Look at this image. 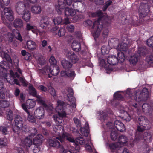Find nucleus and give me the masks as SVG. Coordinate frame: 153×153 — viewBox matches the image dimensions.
Segmentation results:
<instances>
[{"label": "nucleus", "instance_id": "obj_1", "mask_svg": "<svg viewBox=\"0 0 153 153\" xmlns=\"http://www.w3.org/2000/svg\"><path fill=\"white\" fill-rule=\"evenodd\" d=\"M57 104L58 106L56 108V110L58 112V115H53V117L56 122H58L59 123L58 120H59L60 118H63L66 117V114L65 109L67 106L69 107L70 105L66 102L61 100L58 101Z\"/></svg>", "mask_w": 153, "mask_h": 153}, {"label": "nucleus", "instance_id": "obj_2", "mask_svg": "<svg viewBox=\"0 0 153 153\" xmlns=\"http://www.w3.org/2000/svg\"><path fill=\"white\" fill-rule=\"evenodd\" d=\"M96 15L99 17L97 21H94L92 27L95 28L97 29L96 33L99 34L102 30L104 26V23L102 21V19H104V17L103 16V14L101 10H99L96 13Z\"/></svg>", "mask_w": 153, "mask_h": 153}, {"label": "nucleus", "instance_id": "obj_3", "mask_svg": "<svg viewBox=\"0 0 153 153\" xmlns=\"http://www.w3.org/2000/svg\"><path fill=\"white\" fill-rule=\"evenodd\" d=\"M150 93L146 88H144L142 92L136 91L134 93V99L138 102H145L147 100Z\"/></svg>", "mask_w": 153, "mask_h": 153}, {"label": "nucleus", "instance_id": "obj_4", "mask_svg": "<svg viewBox=\"0 0 153 153\" xmlns=\"http://www.w3.org/2000/svg\"><path fill=\"white\" fill-rule=\"evenodd\" d=\"M73 0H58V4L55 6V9L58 13L61 14L62 11L65 7L66 5H70Z\"/></svg>", "mask_w": 153, "mask_h": 153}, {"label": "nucleus", "instance_id": "obj_5", "mask_svg": "<svg viewBox=\"0 0 153 153\" xmlns=\"http://www.w3.org/2000/svg\"><path fill=\"white\" fill-rule=\"evenodd\" d=\"M1 56L7 61H3L0 63V66L2 69H8L9 68V63H12V60L9 55L7 53L3 52L1 54Z\"/></svg>", "mask_w": 153, "mask_h": 153}, {"label": "nucleus", "instance_id": "obj_6", "mask_svg": "<svg viewBox=\"0 0 153 153\" xmlns=\"http://www.w3.org/2000/svg\"><path fill=\"white\" fill-rule=\"evenodd\" d=\"M108 127L110 129H114L115 128L117 129L120 131L122 132L125 130L124 124L120 121L116 120L114 122V126L111 122L108 123L107 124Z\"/></svg>", "mask_w": 153, "mask_h": 153}, {"label": "nucleus", "instance_id": "obj_7", "mask_svg": "<svg viewBox=\"0 0 153 153\" xmlns=\"http://www.w3.org/2000/svg\"><path fill=\"white\" fill-rule=\"evenodd\" d=\"M15 126L12 129L13 132L15 134L18 133V131L20 130L24 123L23 119L19 115H16L15 118Z\"/></svg>", "mask_w": 153, "mask_h": 153}, {"label": "nucleus", "instance_id": "obj_8", "mask_svg": "<svg viewBox=\"0 0 153 153\" xmlns=\"http://www.w3.org/2000/svg\"><path fill=\"white\" fill-rule=\"evenodd\" d=\"M149 11V6L148 3L143 2L140 4L139 12L141 17H144L147 15Z\"/></svg>", "mask_w": 153, "mask_h": 153}, {"label": "nucleus", "instance_id": "obj_9", "mask_svg": "<svg viewBox=\"0 0 153 153\" xmlns=\"http://www.w3.org/2000/svg\"><path fill=\"white\" fill-rule=\"evenodd\" d=\"M56 139L59 140L62 144H63L65 141H66L74 143L75 142V140L73 138V136L66 132L63 133L61 136L57 137Z\"/></svg>", "mask_w": 153, "mask_h": 153}, {"label": "nucleus", "instance_id": "obj_10", "mask_svg": "<svg viewBox=\"0 0 153 153\" xmlns=\"http://www.w3.org/2000/svg\"><path fill=\"white\" fill-rule=\"evenodd\" d=\"M60 74L62 77L68 78L72 80L74 79L76 75L75 71L71 69L62 71Z\"/></svg>", "mask_w": 153, "mask_h": 153}, {"label": "nucleus", "instance_id": "obj_11", "mask_svg": "<svg viewBox=\"0 0 153 153\" xmlns=\"http://www.w3.org/2000/svg\"><path fill=\"white\" fill-rule=\"evenodd\" d=\"M67 58L71 60L73 63H76L78 61L79 58L74 52L70 51L68 52L66 54Z\"/></svg>", "mask_w": 153, "mask_h": 153}, {"label": "nucleus", "instance_id": "obj_12", "mask_svg": "<svg viewBox=\"0 0 153 153\" xmlns=\"http://www.w3.org/2000/svg\"><path fill=\"white\" fill-rule=\"evenodd\" d=\"M4 13L7 19L10 21L13 20V12L11 8H5L4 9Z\"/></svg>", "mask_w": 153, "mask_h": 153}, {"label": "nucleus", "instance_id": "obj_13", "mask_svg": "<svg viewBox=\"0 0 153 153\" xmlns=\"http://www.w3.org/2000/svg\"><path fill=\"white\" fill-rule=\"evenodd\" d=\"M139 123L140 125L146 127L147 128H149L150 127V123L146 118L144 116H140L138 118Z\"/></svg>", "mask_w": 153, "mask_h": 153}, {"label": "nucleus", "instance_id": "obj_14", "mask_svg": "<svg viewBox=\"0 0 153 153\" xmlns=\"http://www.w3.org/2000/svg\"><path fill=\"white\" fill-rule=\"evenodd\" d=\"M44 110L42 107H40L37 108L34 112L36 117L39 119H43L44 115Z\"/></svg>", "mask_w": 153, "mask_h": 153}, {"label": "nucleus", "instance_id": "obj_15", "mask_svg": "<svg viewBox=\"0 0 153 153\" xmlns=\"http://www.w3.org/2000/svg\"><path fill=\"white\" fill-rule=\"evenodd\" d=\"M49 18L47 16H43L40 20L39 25L40 27L45 29L48 27L49 25Z\"/></svg>", "mask_w": 153, "mask_h": 153}, {"label": "nucleus", "instance_id": "obj_16", "mask_svg": "<svg viewBox=\"0 0 153 153\" xmlns=\"http://www.w3.org/2000/svg\"><path fill=\"white\" fill-rule=\"evenodd\" d=\"M25 8V4L21 2H18L16 4V11L19 15L22 14L23 12L26 10Z\"/></svg>", "mask_w": 153, "mask_h": 153}, {"label": "nucleus", "instance_id": "obj_17", "mask_svg": "<svg viewBox=\"0 0 153 153\" xmlns=\"http://www.w3.org/2000/svg\"><path fill=\"white\" fill-rule=\"evenodd\" d=\"M152 137V135L150 133L145 132L139 136V138H140L139 140L143 138L147 143H149L151 142Z\"/></svg>", "mask_w": 153, "mask_h": 153}, {"label": "nucleus", "instance_id": "obj_18", "mask_svg": "<svg viewBox=\"0 0 153 153\" xmlns=\"http://www.w3.org/2000/svg\"><path fill=\"white\" fill-rule=\"evenodd\" d=\"M147 128L146 127H145L143 126L140 125L137 126V128L136 131V139L137 140H140L139 136L143 133L146 128Z\"/></svg>", "mask_w": 153, "mask_h": 153}, {"label": "nucleus", "instance_id": "obj_19", "mask_svg": "<svg viewBox=\"0 0 153 153\" xmlns=\"http://www.w3.org/2000/svg\"><path fill=\"white\" fill-rule=\"evenodd\" d=\"M107 61L108 64L112 65H115L118 62L117 57H116L115 56H108L107 59Z\"/></svg>", "mask_w": 153, "mask_h": 153}, {"label": "nucleus", "instance_id": "obj_20", "mask_svg": "<svg viewBox=\"0 0 153 153\" xmlns=\"http://www.w3.org/2000/svg\"><path fill=\"white\" fill-rule=\"evenodd\" d=\"M137 53L138 56L140 57L146 55L148 53V51L145 47L142 46L138 48Z\"/></svg>", "mask_w": 153, "mask_h": 153}, {"label": "nucleus", "instance_id": "obj_21", "mask_svg": "<svg viewBox=\"0 0 153 153\" xmlns=\"http://www.w3.org/2000/svg\"><path fill=\"white\" fill-rule=\"evenodd\" d=\"M64 9L62 10V13L64 12L65 15L67 16H73L76 13L73 9L71 8H70L68 7H65V10ZM61 13V14H62Z\"/></svg>", "mask_w": 153, "mask_h": 153}, {"label": "nucleus", "instance_id": "obj_22", "mask_svg": "<svg viewBox=\"0 0 153 153\" xmlns=\"http://www.w3.org/2000/svg\"><path fill=\"white\" fill-rule=\"evenodd\" d=\"M20 90L19 88H16L14 91V94L16 97H18L21 102H24L25 97L23 93H20Z\"/></svg>", "mask_w": 153, "mask_h": 153}, {"label": "nucleus", "instance_id": "obj_23", "mask_svg": "<svg viewBox=\"0 0 153 153\" xmlns=\"http://www.w3.org/2000/svg\"><path fill=\"white\" fill-rule=\"evenodd\" d=\"M48 143L50 146L56 147L57 148H59L61 146L63 147V146L60 144L59 141L57 140H53L52 139H50L48 141Z\"/></svg>", "mask_w": 153, "mask_h": 153}, {"label": "nucleus", "instance_id": "obj_24", "mask_svg": "<svg viewBox=\"0 0 153 153\" xmlns=\"http://www.w3.org/2000/svg\"><path fill=\"white\" fill-rule=\"evenodd\" d=\"M143 111L145 113L149 114H152V110L150 106L147 103H144L142 106Z\"/></svg>", "mask_w": 153, "mask_h": 153}, {"label": "nucleus", "instance_id": "obj_25", "mask_svg": "<svg viewBox=\"0 0 153 153\" xmlns=\"http://www.w3.org/2000/svg\"><path fill=\"white\" fill-rule=\"evenodd\" d=\"M128 140V139L126 136L121 135L119 137L118 142L120 143L121 146L122 147L126 144Z\"/></svg>", "mask_w": 153, "mask_h": 153}, {"label": "nucleus", "instance_id": "obj_26", "mask_svg": "<svg viewBox=\"0 0 153 153\" xmlns=\"http://www.w3.org/2000/svg\"><path fill=\"white\" fill-rule=\"evenodd\" d=\"M21 143L25 146L30 147L32 144V139L28 137H26L24 140H21Z\"/></svg>", "mask_w": 153, "mask_h": 153}, {"label": "nucleus", "instance_id": "obj_27", "mask_svg": "<svg viewBox=\"0 0 153 153\" xmlns=\"http://www.w3.org/2000/svg\"><path fill=\"white\" fill-rule=\"evenodd\" d=\"M26 45L27 48L30 50H33L36 49V45L33 41L28 40L27 42Z\"/></svg>", "mask_w": 153, "mask_h": 153}, {"label": "nucleus", "instance_id": "obj_28", "mask_svg": "<svg viewBox=\"0 0 153 153\" xmlns=\"http://www.w3.org/2000/svg\"><path fill=\"white\" fill-rule=\"evenodd\" d=\"M83 24H84L85 27H91V28L94 29V33L95 34H96L97 36H98L100 33V32L99 34H97V33H96L97 29H96L95 28H93L92 27L93 23L92 21L90 20H87L84 22Z\"/></svg>", "mask_w": 153, "mask_h": 153}, {"label": "nucleus", "instance_id": "obj_29", "mask_svg": "<svg viewBox=\"0 0 153 153\" xmlns=\"http://www.w3.org/2000/svg\"><path fill=\"white\" fill-rule=\"evenodd\" d=\"M23 24L22 20L19 18L16 19L14 20L13 22L14 26L16 28L21 27L23 26Z\"/></svg>", "mask_w": 153, "mask_h": 153}, {"label": "nucleus", "instance_id": "obj_30", "mask_svg": "<svg viewBox=\"0 0 153 153\" xmlns=\"http://www.w3.org/2000/svg\"><path fill=\"white\" fill-rule=\"evenodd\" d=\"M23 15L22 16L23 19L25 21H28L30 18L31 16L30 12L29 10H26L24 11L23 13Z\"/></svg>", "mask_w": 153, "mask_h": 153}, {"label": "nucleus", "instance_id": "obj_31", "mask_svg": "<svg viewBox=\"0 0 153 153\" xmlns=\"http://www.w3.org/2000/svg\"><path fill=\"white\" fill-rule=\"evenodd\" d=\"M60 72L59 68L57 65L53 66L51 69L50 73L53 76H56Z\"/></svg>", "mask_w": 153, "mask_h": 153}, {"label": "nucleus", "instance_id": "obj_32", "mask_svg": "<svg viewBox=\"0 0 153 153\" xmlns=\"http://www.w3.org/2000/svg\"><path fill=\"white\" fill-rule=\"evenodd\" d=\"M28 88L29 93L30 95L34 97H38L37 95L36 90L33 85H29Z\"/></svg>", "mask_w": 153, "mask_h": 153}, {"label": "nucleus", "instance_id": "obj_33", "mask_svg": "<svg viewBox=\"0 0 153 153\" xmlns=\"http://www.w3.org/2000/svg\"><path fill=\"white\" fill-rule=\"evenodd\" d=\"M36 97L37 98V101L38 102V103L42 105L46 109L48 110L49 107L46 104L45 101L43 100L42 98L39 96Z\"/></svg>", "mask_w": 153, "mask_h": 153}, {"label": "nucleus", "instance_id": "obj_34", "mask_svg": "<svg viewBox=\"0 0 153 153\" xmlns=\"http://www.w3.org/2000/svg\"><path fill=\"white\" fill-rule=\"evenodd\" d=\"M61 63L62 66L65 69L70 68L72 66V64L70 61L65 60H62Z\"/></svg>", "mask_w": 153, "mask_h": 153}, {"label": "nucleus", "instance_id": "obj_35", "mask_svg": "<svg viewBox=\"0 0 153 153\" xmlns=\"http://www.w3.org/2000/svg\"><path fill=\"white\" fill-rule=\"evenodd\" d=\"M31 11L35 14H39L41 11V8L40 6L36 5L32 7Z\"/></svg>", "mask_w": 153, "mask_h": 153}, {"label": "nucleus", "instance_id": "obj_36", "mask_svg": "<svg viewBox=\"0 0 153 153\" xmlns=\"http://www.w3.org/2000/svg\"><path fill=\"white\" fill-rule=\"evenodd\" d=\"M140 57L138 56V55L137 53L133 56H131L129 60L130 63L133 65H135L137 63L138 58Z\"/></svg>", "mask_w": 153, "mask_h": 153}, {"label": "nucleus", "instance_id": "obj_37", "mask_svg": "<svg viewBox=\"0 0 153 153\" xmlns=\"http://www.w3.org/2000/svg\"><path fill=\"white\" fill-rule=\"evenodd\" d=\"M39 135H38L33 140L32 143L33 144L36 146L37 148L42 144V140L40 139H38Z\"/></svg>", "mask_w": 153, "mask_h": 153}, {"label": "nucleus", "instance_id": "obj_38", "mask_svg": "<svg viewBox=\"0 0 153 153\" xmlns=\"http://www.w3.org/2000/svg\"><path fill=\"white\" fill-rule=\"evenodd\" d=\"M118 48L120 51H126L127 50V44L123 42H122L118 45Z\"/></svg>", "mask_w": 153, "mask_h": 153}, {"label": "nucleus", "instance_id": "obj_39", "mask_svg": "<svg viewBox=\"0 0 153 153\" xmlns=\"http://www.w3.org/2000/svg\"><path fill=\"white\" fill-rule=\"evenodd\" d=\"M116 57L118 59V62L120 61L121 62H123L125 59V56L124 53L122 51L118 52L117 55Z\"/></svg>", "mask_w": 153, "mask_h": 153}, {"label": "nucleus", "instance_id": "obj_40", "mask_svg": "<svg viewBox=\"0 0 153 153\" xmlns=\"http://www.w3.org/2000/svg\"><path fill=\"white\" fill-rule=\"evenodd\" d=\"M108 146L111 150H115L118 148L121 147L120 145V143L118 142L109 144Z\"/></svg>", "mask_w": 153, "mask_h": 153}, {"label": "nucleus", "instance_id": "obj_41", "mask_svg": "<svg viewBox=\"0 0 153 153\" xmlns=\"http://www.w3.org/2000/svg\"><path fill=\"white\" fill-rule=\"evenodd\" d=\"M118 134L116 131L112 130L110 134V136L111 139L113 141H115L118 137Z\"/></svg>", "mask_w": 153, "mask_h": 153}, {"label": "nucleus", "instance_id": "obj_42", "mask_svg": "<svg viewBox=\"0 0 153 153\" xmlns=\"http://www.w3.org/2000/svg\"><path fill=\"white\" fill-rule=\"evenodd\" d=\"M118 116L123 118L126 122L130 121L131 119L130 115L127 112L125 113L124 115H118Z\"/></svg>", "mask_w": 153, "mask_h": 153}, {"label": "nucleus", "instance_id": "obj_43", "mask_svg": "<svg viewBox=\"0 0 153 153\" xmlns=\"http://www.w3.org/2000/svg\"><path fill=\"white\" fill-rule=\"evenodd\" d=\"M100 116L99 119L101 122H104L105 120V111L104 110L102 111L98 112Z\"/></svg>", "mask_w": 153, "mask_h": 153}, {"label": "nucleus", "instance_id": "obj_44", "mask_svg": "<svg viewBox=\"0 0 153 153\" xmlns=\"http://www.w3.org/2000/svg\"><path fill=\"white\" fill-rule=\"evenodd\" d=\"M0 132L4 135L8 134L9 133L7 127L4 126H0Z\"/></svg>", "mask_w": 153, "mask_h": 153}, {"label": "nucleus", "instance_id": "obj_45", "mask_svg": "<svg viewBox=\"0 0 153 153\" xmlns=\"http://www.w3.org/2000/svg\"><path fill=\"white\" fill-rule=\"evenodd\" d=\"M29 132L30 133L29 136L32 138L37 134V131L35 128H30Z\"/></svg>", "mask_w": 153, "mask_h": 153}, {"label": "nucleus", "instance_id": "obj_46", "mask_svg": "<svg viewBox=\"0 0 153 153\" xmlns=\"http://www.w3.org/2000/svg\"><path fill=\"white\" fill-rule=\"evenodd\" d=\"M26 104L27 105V107L28 109L32 108H33L35 105V103L33 101L30 100H27Z\"/></svg>", "mask_w": 153, "mask_h": 153}, {"label": "nucleus", "instance_id": "obj_47", "mask_svg": "<svg viewBox=\"0 0 153 153\" xmlns=\"http://www.w3.org/2000/svg\"><path fill=\"white\" fill-rule=\"evenodd\" d=\"M57 33H56V35H57L59 37H62L64 36L65 34V30L63 28H61L59 29Z\"/></svg>", "mask_w": 153, "mask_h": 153}, {"label": "nucleus", "instance_id": "obj_48", "mask_svg": "<svg viewBox=\"0 0 153 153\" xmlns=\"http://www.w3.org/2000/svg\"><path fill=\"white\" fill-rule=\"evenodd\" d=\"M62 18L60 16H57L53 19V22L55 25H62Z\"/></svg>", "mask_w": 153, "mask_h": 153}, {"label": "nucleus", "instance_id": "obj_49", "mask_svg": "<svg viewBox=\"0 0 153 153\" xmlns=\"http://www.w3.org/2000/svg\"><path fill=\"white\" fill-rule=\"evenodd\" d=\"M9 105V102L7 101L1 100L0 101V106L2 108L7 107Z\"/></svg>", "mask_w": 153, "mask_h": 153}, {"label": "nucleus", "instance_id": "obj_50", "mask_svg": "<svg viewBox=\"0 0 153 153\" xmlns=\"http://www.w3.org/2000/svg\"><path fill=\"white\" fill-rule=\"evenodd\" d=\"M27 120L29 122L34 123L36 122V119L34 116L29 112L28 113Z\"/></svg>", "mask_w": 153, "mask_h": 153}, {"label": "nucleus", "instance_id": "obj_51", "mask_svg": "<svg viewBox=\"0 0 153 153\" xmlns=\"http://www.w3.org/2000/svg\"><path fill=\"white\" fill-rule=\"evenodd\" d=\"M68 99L70 102H71V106L73 108H76V100L74 97H72V98H68Z\"/></svg>", "mask_w": 153, "mask_h": 153}, {"label": "nucleus", "instance_id": "obj_52", "mask_svg": "<svg viewBox=\"0 0 153 153\" xmlns=\"http://www.w3.org/2000/svg\"><path fill=\"white\" fill-rule=\"evenodd\" d=\"M52 66H50V67L48 65H46L42 68L43 73H49L50 72L51 69H52Z\"/></svg>", "mask_w": 153, "mask_h": 153}, {"label": "nucleus", "instance_id": "obj_53", "mask_svg": "<svg viewBox=\"0 0 153 153\" xmlns=\"http://www.w3.org/2000/svg\"><path fill=\"white\" fill-rule=\"evenodd\" d=\"M21 54L23 56H27L25 57L26 60H27L30 59V54L27 52L25 50H22L21 51Z\"/></svg>", "mask_w": 153, "mask_h": 153}, {"label": "nucleus", "instance_id": "obj_54", "mask_svg": "<svg viewBox=\"0 0 153 153\" xmlns=\"http://www.w3.org/2000/svg\"><path fill=\"white\" fill-rule=\"evenodd\" d=\"M49 61L51 64V66H54L57 65H56L57 61L54 56H51L49 60Z\"/></svg>", "mask_w": 153, "mask_h": 153}, {"label": "nucleus", "instance_id": "obj_55", "mask_svg": "<svg viewBox=\"0 0 153 153\" xmlns=\"http://www.w3.org/2000/svg\"><path fill=\"white\" fill-rule=\"evenodd\" d=\"M7 117L8 120L11 121L13 118V114L12 111L10 110L7 113Z\"/></svg>", "mask_w": 153, "mask_h": 153}, {"label": "nucleus", "instance_id": "obj_56", "mask_svg": "<svg viewBox=\"0 0 153 153\" xmlns=\"http://www.w3.org/2000/svg\"><path fill=\"white\" fill-rule=\"evenodd\" d=\"M99 65L100 67L101 70L103 69H105V60L104 59H101L100 60Z\"/></svg>", "mask_w": 153, "mask_h": 153}, {"label": "nucleus", "instance_id": "obj_57", "mask_svg": "<svg viewBox=\"0 0 153 153\" xmlns=\"http://www.w3.org/2000/svg\"><path fill=\"white\" fill-rule=\"evenodd\" d=\"M67 91L69 93L68 94L67 96L68 98H72V97H74L73 90L71 88H69L68 89Z\"/></svg>", "mask_w": 153, "mask_h": 153}, {"label": "nucleus", "instance_id": "obj_58", "mask_svg": "<svg viewBox=\"0 0 153 153\" xmlns=\"http://www.w3.org/2000/svg\"><path fill=\"white\" fill-rule=\"evenodd\" d=\"M9 83L11 85L16 84L19 86H20L19 81L18 79L16 78H13V81L11 79L10 81H9Z\"/></svg>", "mask_w": 153, "mask_h": 153}, {"label": "nucleus", "instance_id": "obj_59", "mask_svg": "<svg viewBox=\"0 0 153 153\" xmlns=\"http://www.w3.org/2000/svg\"><path fill=\"white\" fill-rule=\"evenodd\" d=\"M30 128L28 125H23L22 127H21L20 129L24 131L25 132H29L30 131Z\"/></svg>", "mask_w": 153, "mask_h": 153}, {"label": "nucleus", "instance_id": "obj_60", "mask_svg": "<svg viewBox=\"0 0 153 153\" xmlns=\"http://www.w3.org/2000/svg\"><path fill=\"white\" fill-rule=\"evenodd\" d=\"M76 142L77 144L82 145L85 143V141L83 137H78L76 138L75 140V142Z\"/></svg>", "mask_w": 153, "mask_h": 153}, {"label": "nucleus", "instance_id": "obj_61", "mask_svg": "<svg viewBox=\"0 0 153 153\" xmlns=\"http://www.w3.org/2000/svg\"><path fill=\"white\" fill-rule=\"evenodd\" d=\"M147 43L149 47H153V36L151 37L147 40Z\"/></svg>", "mask_w": 153, "mask_h": 153}, {"label": "nucleus", "instance_id": "obj_62", "mask_svg": "<svg viewBox=\"0 0 153 153\" xmlns=\"http://www.w3.org/2000/svg\"><path fill=\"white\" fill-rule=\"evenodd\" d=\"M146 60L148 64L150 65L153 64V56H148L146 57Z\"/></svg>", "mask_w": 153, "mask_h": 153}, {"label": "nucleus", "instance_id": "obj_63", "mask_svg": "<svg viewBox=\"0 0 153 153\" xmlns=\"http://www.w3.org/2000/svg\"><path fill=\"white\" fill-rule=\"evenodd\" d=\"M7 144V141L6 139H0V145L6 146Z\"/></svg>", "mask_w": 153, "mask_h": 153}, {"label": "nucleus", "instance_id": "obj_64", "mask_svg": "<svg viewBox=\"0 0 153 153\" xmlns=\"http://www.w3.org/2000/svg\"><path fill=\"white\" fill-rule=\"evenodd\" d=\"M66 29L69 32H72L74 31V27L72 25H68L66 26Z\"/></svg>", "mask_w": 153, "mask_h": 153}]
</instances>
